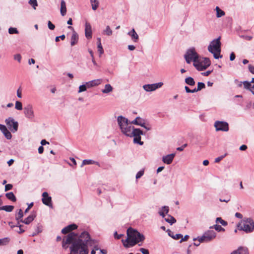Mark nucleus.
<instances>
[{"mask_svg": "<svg viewBox=\"0 0 254 254\" xmlns=\"http://www.w3.org/2000/svg\"><path fill=\"white\" fill-rule=\"evenodd\" d=\"M94 244V241L91 239L88 232H82L80 234V254H88V247L92 246Z\"/></svg>", "mask_w": 254, "mask_h": 254, "instance_id": "f03ea898", "label": "nucleus"}, {"mask_svg": "<svg viewBox=\"0 0 254 254\" xmlns=\"http://www.w3.org/2000/svg\"><path fill=\"white\" fill-rule=\"evenodd\" d=\"M117 122L121 132L127 136L131 134V131L133 128V127L131 126L132 124H130L131 122H129L127 119L122 116L118 117Z\"/></svg>", "mask_w": 254, "mask_h": 254, "instance_id": "20e7f679", "label": "nucleus"}, {"mask_svg": "<svg viewBox=\"0 0 254 254\" xmlns=\"http://www.w3.org/2000/svg\"><path fill=\"white\" fill-rule=\"evenodd\" d=\"M139 251L141 252L142 254H149V251L147 249L141 248Z\"/></svg>", "mask_w": 254, "mask_h": 254, "instance_id": "3c124183", "label": "nucleus"}, {"mask_svg": "<svg viewBox=\"0 0 254 254\" xmlns=\"http://www.w3.org/2000/svg\"><path fill=\"white\" fill-rule=\"evenodd\" d=\"M8 33L10 34H18V30H17V29L16 28L10 27L8 29Z\"/></svg>", "mask_w": 254, "mask_h": 254, "instance_id": "79ce46f5", "label": "nucleus"}, {"mask_svg": "<svg viewBox=\"0 0 254 254\" xmlns=\"http://www.w3.org/2000/svg\"><path fill=\"white\" fill-rule=\"evenodd\" d=\"M249 71L253 74H254V66L250 64L249 65Z\"/></svg>", "mask_w": 254, "mask_h": 254, "instance_id": "4d7b16f0", "label": "nucleus"}, {"mask_svg": "<svg viewBox=\"0 0 254 254\" xmlns=\"http://www.w3.org/2000/svg\"><path fill=\"white\" fill-rule=\"evenodd\" d=\"M130 124L140 126L144 127L146 130H150L151 129L150 125L149 124H146L145 120L140 117H137L130 122Z\"/></svg>", "mask_w": 254, "mask_h": 254, "instance_id": "f8f14e48", "label": "nucleus"}, {"mask_svg": "<svg viewBox=\"0 0 254 254\" xmlns=\"http://www.w3.org/2000/svg\"><path fill=\"white\" fill-rule=\"evenodd\" d=\"M130 134L128 136L134 137L133 142L134 143H138L139 145L143 144V142L141 141V135L143 134V132L139 128H135L133 127Z\"/></svg>", "mask_w": 254, "mask_h": 254, "instance_id": "1a4fd4ad", "label": "nucleus"}, {"mask_svg": "<svg viewBox=\"0 0 254 254\" xmlns=\"http://www.w3.org/2000/svg\"><path fill=\"white\" fill-rule=\"evenodd\" d=\"M85 35L87 39H90L92 37L91 25L87 21H86L85 24Z\"/></svg>", "mask_w": 254, "mask_h": 254, "instance_id": "dca6fc26", "label": "nucleus"}, {"mask_svg": "<svg viewBox=\"0 0 254 254\" xmlns=\"http://www.w3.org/2000/svg\"><path fill=\"white\" fill-rule=\"evenodd\" d=\"M187 146V144H184L181 147H179L177 148V150L180 151H183L184 148Z\"/></svg>", "mask_w": 254, "mask_h": 254, "instance_id": "5fc2aeb1", "label": "nucleus"}, {"mask_svg": "<svg viewBox=\"0 0 254 254\" xmlns=\"http://www.w3.org/2000/svg\"><path fill=\"white\" fill-rule=\"evenodd\" d=\"M185 82L189 85L193 86L195 85V81L193 78L188 77L185 79Z\"/></svg>", "mask_w": 254, "mask_h": 254, "instance_id": "473e14b6", "label": "nucleus"}, {"mask_svg": "<svg viewBox=\"0 0 254 254\" xmlns=\"http://www.w3.org/2000/svg\"><path fill=\"white\" fill-rule=\"evenodd\" d=\"M225 155H222V156H219L218 157H217L215 159V162L216 163H218L224 157Z\"/></svg>", "mask_w": 254, "mask_h": 254, "instance_id": "864d4df0", "label": "nucleus"}, {"mask_svg": "<svg viewBox=\"0 0 254 254\" xmlns=\"http://www.w3.org/2000/svg\"><path fill=\"white\" fill-rule=\"evenodd\" d=\"M112 33L113 31L109 26H107L106 29L103 31V34L107 36H111Z\"/></svg>", "mask_w": 254, "mask_h": 254, "instance_id": "f704fd0d", "label": "nucleus"}, {"mask_svg": "<svg viewBox=\"0 0 254 254\" xmlns=\"http://www.w3.org/2000/svg\"><path fill=\"white\" fill-rule=\"evenodd\" d=\"M216 223H220L224 226H225L227 225V222L222 219L221 217H217L216 219Z\"/></svg>", "mask_w": 254, "mask_h": 254, "instance_id": "58836bf2", "label": "nucleus"}, {"mask_svg": "<svg viewBox=\"0 0 254 254\" xmlns=\"http://www.w3.org/2000/svg\"><path fill=\"white\" fill-rule=\"evenodd\" d=\"M14 60H17L19 63H20L21 61V57L20 54H16L14 55Z\"/></svg>", "mask_w": 254, "mask_h": 254, "instance_id": "09e8293b", "label": "nucleus"}, {"mask_svg": "<svg viewBox=\"0 0 254 254\" xmlns=\"http://www.w3.org/2000/svg\"><path fill=\"white\" fill-rule=\"evenodd\" d=\"M216 236V234L214 231L209 230L205 232L202 236L194 238L193 241L197 240L199 243H207L215 239Z\"/></svg>", "mask_w": 254, "mask_h": 254, "instance_id": "423d86ee", "label": "nucleus"}, {"mask_svg": "<svg viewBox=\"0 0 254 254\" xmlns=\"http://www.w3.org/2000/svg\"><path fill=\"white\" fill-rule=\"evenodd\" d=\"M98 51L100 53V56L102 55L104 53V50L102 47V46H97Z\"/></svg>", "mask_w": 254, "mask_h": 254, "instance_id": "8fccbe9b", "label": "nucleus"}, {"mask_svg": "<svg viewBox=\"0 0 254 254\" xmlns=\"http://www.w3.org/2000/svg\"><path fill=\"white\" fill-rule=\"evenodd\" d=\"M87 88H88L86 85V83L80 85V92L86 91Z\"/></svg>", "mask_w": 254, "mask_h": 254, "instance_id": "de8ad7c7", "label": "nucleus"}, {"mask_svg": "<svg viewBox=\"0 0 254 254\" xmlns=\"http://www.w3.org/2000/svg\"><path fill=\"white\" fill-rule=\"evenodd\" d=\"M35 217H36L35 214H31L24 220H21L20 222H22L26 225H28V224H30L32 221H33Z\"/></svg>", "mask_w": 254, "mask_h": 254, "instance_id": "393cba45", "label": "nucleus"}, {"mask_svg": "<svg viewBox=\"0 0 254 254\" xmlns=\"http://www.w3.org/2000/svg\"><path fill=\"white\" fill-rule=\"evenodd\" d=\"M239 230L247 233H250L254 231V221L250 218L244 219L240 224Z\"/></svg>", "mask_w": 254, "mask_h": 254, "instance_id": "39448f33", "label": "nucleus"}, {"mask_svg": "<svg viewBox=\"0 0 254 254\" xmlns=\"http://www.w3.org/2000/svg\"><path fill=\"white\" fill-rule=\"evenodd\" d=\"M29 3L32 6L34 9H36V7L38 5L37 0H30Z\"/></svg>", "mask_w": 254, "mask_h": 254, "instance_id": "37998d69", "label": "nucleus"}, {"mask_svg": "<svg viewBox=\"0 0 254 254\" xmlns=\"http://www.w3.org/2000/svg\"><path fill=\"white\" fill-rule=\"evenodd\" d=\"M220 39V37L213 39L210 42L207 48L208 51L213 54L215 59L222 58V55L220 54L221 51Z\"/></svg>", "mask_w": 254, "mask_h": 254, "instance_id": "7ed1b4c3", "label": "nucleus"}, {"mask_svg": "<svg viewBox=\"0 0 254 254\" xmlns=\"http://www.w3.org/2000/svg\"><path fill=\"white\" fill-rule=\"evenodd\" d=\"M5 196L7 198L13 202H15L16 200V197L12 192L6 193Z\"/></svg>", "mask_w": 254, "mask_h": 254, "instance_id": "72a5a7b5", "label": "nucleus"}, {"mask_svg": "<svg viewBox=\"0 0 254 254\" xmlns=\"http://www.w3.org/2000/svg\"><path fill=\"white\" fill-rule=\"evenodd\" d=\"M122 236L123 235L122 234L118 235L117 232L114 233V237L117 239H120Z\"/></svg>", "mask_w": 254, "mask_h": 254, "instance_id": "bf43d9fd", "label": "nucleus"}, {"mask_svg": "<svg viewBox=\"0 0 254 254\" xmlns=\"http://www.w3.org/2000/svg\"><path fill=\"white\" fill-rule=\"evenodd\" d=\"M12 188V185L11 184H7L5 186V191H8Z\"/></svg>", "mask_w": 254, "mask_h": 254, "instance_id": "603ef678", "label": "nucleus"}, {"mask_svg": "<svg viewBox=\"0 0 254 254\" xmlns=\"http://www.w3.org/2000/svg\"><path fill=\"white\" fill-rule=\"evenodd\" d=\"M15 108L17 110L21 111L22 110V104L21 102L18 101L15 102Z\"/></svg>", "mask_w": 254, "mask_h": 254, "instance_id": "ea45409f", "label": "nucleus"}, {"mask_svg": "<svg viewBox=\"0 0 254 254\" xmlns=\"http://www.w3.org/2000/svg\"><path fill=\"white\" fill-rule=\"evenodd\" d=\"M248 249L246 247H240L237 250L233 251L231 254H249Z\"/></svg>", "mask_w": 254, "mask_h": 254, "instance_id": "aec40b11", "label": "nucleus"}, {"mask_svg": "<svg viewBox=\"0 0 254 254\" xmlns=\"http://www.w3.org/2000/svg\"><path fill=\"white\" fill-rule=\"evenodd\" d=\"M127 48H128V49L130 51H133L134 50H135V47L133 45H129L127 46Z\"/></svg>", "mask_w": 254, "mask_h": 254, "instance_id": "052dcab7", "label": "nucleus"}, {"mask_svg": "<svg viewBox=\"0 0 254 254\" xmlns=\"http://www.w3.org/2000/svg\"><path fill=\"white\" fill-rule=\"evenodd\" d=\"M168 235L175 240H179L183 237V235L180 234H177L175 235H171V233H172V232L169 230H168Z\"/></svg>", "mask_w": 254, "mask_h": 254, "instance_id": "e433bc0d", "label": "nucleus"}, {"mask_svg": "<svg viewBox=\"0 0 254 254\" xmlns=\"http://www.w3.org/2000/svg\"><path fill=\"white\" fill-rule=\"evenodd\" d=\"M175 155V153H171L164 155L162 157V161L164 163L167 165H170L172 163Z\"/></svg>", "mask_w": 254, "mask_h": 254, "instance_id": "2eb2a0df", "label": "nucleus"}, {"mask_svg": "<svg viewBox=\"0 0 254 254\" xmlns=\"http://www.w3.org/2000/svg\"><path fill=\"white\" fill-rule=\"evenodd\" d=\"M113 90V87L110 84H107L105 85L104 88L101 90V92L104 94H109Z\"/></svg>", "mask_w": 254, "mask_h": 254, "instance_id": "a878e982", "label": "nucleus"}, {"mask_svg": "<svg viewBox=\"0 0 254 254\" xmlns=\"http://www.w3.org/2000/svg\"><path fill=\"white\" fill-rule=\"evenodd\" d=\"M92 9L96 10L99 6V1L98 0H90Z\"/></svg>", "mask_w": 254, "mask_h": 254, "instance_id": "cd10ccee", "label": "nucleus"}, {"mask_svg": "<svg viewBox=\"0 0 254 254\" xmlns=\"http://www.w3.org/2000/svg\"><path fill=\"white\" fill-rule=\"evenodd\" d=\"M23 217V212L22 210L20 209L19 210L18 212L15 215V219L17 221H18V224H19V222H20L21 220L22 219V218Z\"/></svg>", "mask_w": 254, "mask_h": 254, "instance_id": "c756f323", "label": "nucleus"}, {"mask_svg": "<svg viewBox=\"0 0 254 254\" xmlns=\"http://www.w3.org/2000/svg\"><path fill=\"white\" fill-rule=\"evenodd\" d=\"M102 82V79H97L86 82V85L88 88L98 86Z\"/></svg>", "mask_w": 254, "mask_h": 254, "instance_id": "6ab92c4d", "label": "nucleus"}, {"mask_svg": "<svg viewBox=\"0 0 254 254\" xmlns=\"http://www.w3.org/2000/svg\"><path fill=\"white\" fill-rule=\"evenodd\" d=\"M211 64L210 60L207 58H200L198 57L196 61H194V66L198 70H203L207 68Z\"/></svg>", "mask_w": 254, "mask_h": 254, "instance_id": "6e6552de", "label": "nucleus"}, {"mask_svg": "<svg viewBox=\"0 0 254 254\" xmlns=\"http://www.w3.org/2000/svg\"><path fill=\"white\" fill-rule=\"evenodd\" d=\"M33 202H31V203H30L28 205V207L25 210L24 213H27L29 211V209L33 206Z\"/></svg>", "mask_w": 254, "mask_h": 254, "instance_id": "6e6d98bb", "label": "nucleus"}, {"mask_svg": "<svg viewBox=\"0 0 254 254\" xmlns=\"http://www.w3.org/2000/svg\"><path fill=\"white\" fill-rule=\"evenodd\" d=\"M210 228H214L216 231L218 232L224 231L225 229L221 227V226L215 224L213 226L211 227Z\"/></svg>", "mask_w": 254, "mask_h": 254, "instance_id": "4c0bfd02", "label": "nucleus"}, {"mask_svg": "<svg viewBox=\"0 0 254 254\" xmlns=\"http://www.w3.org/2000/svg\"><path fill=\"white\" fill-rule=\"evenodd\" d=\"M17 96L19 98L22 97L21 91L20 88L18 89L17 90Z\"/></svg>", "mask_w": 254, "mask_h": 254, "instance_id": "13d9d810", "label": "nucleus"}, {"mask_svg": "<svg viewBox=\"0 0 254 254\" xmlns=\"http://www.w3.org/2000/svg\"><path fill=\"white\" fill-rule=\"evenodd\" d=\"M24 114L25 116L29 119L32 120L35 118V115L33 106L29 104L24 108Z\"/></svg>", "mask_w": 254, "mask_h": 254, "instance_id": "ddd939ff", "label": "nucleus"}, {"mask_svg": "<svg viewBox=\"0 0 254 254\" xmlns=\"http://www.w3.org/2000/svg\"><path fill=\"white\" fill-rule=\"evenodd\" d=\"M144 172V171L143 169L141 170L138 172L135 176L136 179L140 178L143 175Z\"/></svg>", "mask_w": 254, "mask_h": 254, "instance_id": "c03bdc74", "label": "nucleus"}, {"mask_svg": "<svg viewBox=\"0 0 254 254\" xmlns=\"http://www.w3.org/2000/svg\"><path fill=\"white\" fill-rule=\"evenodd\" d=\"M199 55L194 47L189 49L184 56L186 61L188 64H190L191 62H193V64H194V61H196Z\"/></svg>", "mask_w": 254, "mask_h": 254, "instance_id": "0eeeda50", "label": "nucleus"}, {"mask_svg": "<svg viewBox=\"0 0 254 254\" xmlns=\"http://www.w3.org/2000/svg\"><path fill=\"white\" fill-rule=\"evenodd\" d=\"M162 82H158L154 84H145L143 86V88L146 92H151L160 88L163 85Z\"/></svg>", "mask_w": 254, "mask_h": 254, "instance_id": "4468645a", "label": "nucleus"}, {"mask_svg": "<svg viewBox=\"0 0 254 254\" xmlns=\"http://www.w3.org/2000/svg\"><path fill=\"white\" fill-rule=\"evenodd\" d=\"M95 163V162L93 160H91V159L86 160H86H84L82 161V166L85 165H88V164H93Z\"/></svg>", "mask_w": 254, "mask_h": 254, "instance_id": "a19ab883", "label": "nucleus"}, {"mask_svg": "<svg viewBox=\"0 0 254 254\" xmlns=\"http://www.w3.org/2000/svg\"><path fill=\"white\" fill-rule=\"evenodd\" d=\"M212 72V70H208L205 72H203L202 74L204 76H208Z\"/></svg>", "mask_w": 254, "mask_h": 254, "instance_id": "774afa93", "label": "nucleus"}, {"mask_svg": "<svg viewBox=\"0 0 254 254\" xmlns=\"http://www.w3.org/2000/svg\"><path fill=\"white\" fill-rule=\"evenodd\" d=\"M5 123L12 132L15 133L18 130V123L15 121L13 118L8 117L5 120Z\"/></svg>", "mask_w": 254, "mask_h": 254, "instance_id": "9d476101", "label": "nucleus"}, {"mask_svg": "<svg viewBox=\"0 0 254 254\" xmlns=\"http://www.w3.org/2000/svg\"><path fill=\"white\" fill-rule=\"evenodd\" d=\"M215 10L216 11V17L217 18H220L224 15H225V12L221 9L219 7L216 6L215 8Z\"/></svg>", "mask_w": 254, "mask_h": 254, "instance_id": "c85d7f7f", "label": "nucleus"}, {"mask_svg": "<svg viewBox=\"0 0 254 254\" xmlns=\"http://www.w3.org/2000/svg\"><path fill=\"white\" fill-rule=\"evenodd\" d=\"M214 126L217 131H228L229 130V124L227 122L224 121H216L215 122Z\"/></svg>", "mask_w": 254, "mask_h": 254, "instance_id": "9b49d317", "label": "nucleus"}, {"mask_svg": "<svg viewBox=\"0 0 254 254\" xmlns=\"http://www.w3.org/2000/svg\"><path fill=\"white\" fill-rule=\"evenodd\" d=\"M61 14L62 16H64L66 13V7L65 1L64 0L61 1Z\"/></svg>", "mask_w": 254, "mask_h": 254, "instance_id": "bb28decb", "label": "nucleus"}, {"mask_svg": "<svg viewBox=\"0 0 254 254\" xmlns=\"http://www.w3.org/2000/svg\"><path fill=\"white\" fill-rule=\"evenodd\" d=\"M235 216L237 218H240V219H242L243 218L242 214L239 212H237L235 213Z\"/></svg>", "mask_w": 254, "mask_h": 254, "instance_id": "0e129e2a", "label": "nucleus"}, {"mask_svg": "<svg viewBox=\"0 0 254 254\" xmlns=\"http://www.w3.org/2000/svg\"><path fill=\"white\" fill-rule=\"evenodd\" d=\"M44 151V148L42 146H40L39 148H38V152L40 154H42Z\"/></svg>", "mask_w": 254, "mask_h": 254, "instance_id": "338daca9", "label": "nucleus"}, {"mask_svg": "<svg viewBox=\"0 0 254 254\" xmlns=\"http://www.w3.org/2000/svg\"><path fill=\"white\" fill-rule=\"evenodd\" d=\"M164 218L165 220L171 225H172L176 222V220L173 216L170 215H168L166 218Z\"/></svg>", "mask_w": 254, "mask_h": 254, "instance_id": "7c9ffc66", "label": "nucleus"}, {"mask_svg": "<svg viewBox=\"0 0 254 254\" xmlns=\"http://www.w3.org/2000/svg\"><path fill=\"white\" fill-rule=\"evenodd\" d=\"M127 239L122 240L123 245L126 248L133 247L139 242L143 241L145 239L143 235L131 228L127 230Z\"/></svg>", "mask_w": 254, "mask_h": 254, "instance_id": "f257e3e1", "label": "nucleus"}, {"mask_svg": "<svg viewBox=\"0 0 254 254\" xmlns=\"http://www.w3.org/2000/svg\"><path fill=\"white\" fill-rule=\"evenodd\" d=\"M235 59V55L234 53H232L230 54V61H232L234 60Z\"/></svg>", "mask_w": 254, "mask_h": 254, "instance_id": "e2e57ef3", "label": "nucleus"}, {"mask_svg": "<svg viewBox=\"0 0 254 254\" xmlns=\"http://www.w3.org/2000/svg\"><path fill=\"white\" fill-rule=\"evenodd\" d=\"M205 87V85L204 83L200 82H198L197 88V90H198L199 91L201 90L202 89L204 88Z\"/></svg>", "mask_w": 254, "mask_h": 254, "instance_id": "a18cd8bd", "label": "nucleus"}, {"mask_svg": "<svg viewBox=\"0 0 254 254\" xmlns=\"http://www.w3.org/2000/svg\"><path fill=\"white\" fill-rule=\"evenodd\" d=\"M42 196V202L46 205L52 207V198L51 196H49L48 193L47 192H44Z\"/></svg>", "mask_w": 254, "mask_h": 254, "instance_id": "f3484780", "label": "nucleus"}, {"mask_svg": "<svg viewBox=\"0 0 254 254\" xmlns=\"http://www.w3.org/2000/svg\"><path fill=\"white\" fill-rule=\"evenodd\" d=\"M48 26L50 30H54L55 28V25L50 21L48 22Z\"/></svg>", "mask_w": 254, "mask_h": 254, "instance_id": "49530a36", "label": "nucleus"}, {"mask_svg": "<svg viewBox=\"0 0 254 254\" xmlns=\"http://www.w3.org/2000/svg\"><path fill=\"white\" fill-rule=\"evenodd\" d=\"M10 239L8 237H5L0 239V246L6 245L9 242Z\"/></svg>", "mask_w": 254, "mask_h": 254, "instance_id": "c9c22d12", "label": "nucleus"}, {"mask_svg": "<svg viewBox=\"0 0 254 254\" xmlns=\"http://www.w3.org/2000/svg\"><path fill=\"white\" fill-rule=\"evenodd\" d=\"M14 209L12 205H5L0 207V210H4L6 212H11Z\"/></svg>", "mask_w": 254, "mask_h": 254, "instance_id": "2f4dec72", "label": "nucleus"}, {"mask_svg": "<svg viewBox=\"0 0 254 254\" xmlns=\"http://www.w3.org/2000/svg\"><path fill=\"white\" fill-rule=\"evenodd\" d=\"M41 144H42V146H43V145H45L47 144H49V142L47 141L45 139H43L41 141Z\"/></svg>", "mask_w": 254, "mask_h": 254, "instance_id": "69168bd1", "label": "nucleus"}, {"mask_svg": "<svg viewBox=\"0 0 254 254\" xmlns=\"http://www.w3.org/2000/svg\"><path fill=\"white\" fill-rule=\"evenodd\" d=\"M243 84L245 89L250 90L252 93L254 95V85L252 86L251 82L245 81L243 82H241L239 84V86H241L242 84Z\"/></svg>", "mask_w": 254, "mask_h": 254, "instance_id": "412c9836", "label": "nucleus"}, {"mask_svg": "<svg viewBox=\"0 0 254 254\" xmlns=\"http://www.w3.org/2000/svg\"><path fill=\"white\" fill-rule=\"evenodd\" d=\"M169 211V207L167 206H164L159 209L158 213L163 218H165V215L168 213Z\"/></svg>", "mask_w": 254, "mask_h": 254, "instance_id": "5701e85b", "label": "nucleus"}, {"mask_svg": "<svg viewBox=\"0 0 254 254\" xmlns=\"http://www.w3.org/2000/svg\"><path fill=\"white\" fill-rule=\"evenodd\" d=\"M78 35L74 31H73L71 37V46H73L78 42Z\"/></svg>", "mask_w": 254, "mask_h": 254, "instance_id": "b1692460", "label": "nucleus"}, {"mask_svg": "<svg viewBox=\"0 0 254 254\" xmlns=\"http://www.w3.org/2000/svg\"><path fill=\"white\" fill-rule=\"evenodd\" d=\"M247 149V146L246 145H242L240 147V150L242 151L246 150Z\"/></svg>", "mask_w": 254, "mask_h": 254, "instance_id": "680f3d73", "label": "nucleus"}, {"mask_svg": "<svg viewBox=\"0 0 254 254\" xmlns=\"http://www.w3.org/2000/svg\"><path fill=\"white\" fill-rule=\"evenodd\" d=\"M127 34L131 37V40L134 42H137L139 39V36L138 34L135 32L134 29H132V30L129 31L127 33Z\"/></svg>", "mask_w": 254, "mask_h": 254, "instance_id": "4be33fe9", "label": "nucleus"}, {"mask_svg": "<svg viewBox=\"0 0 254 254\" xmlns=\"http://www.w3.org/2000/svg\"><path fill=\"white\" fill-rule=\"evenodd\" d=\"M0 130L3 134L5 138L7 139H10L12 135L10 131L8 130L6 127L3 125H0Z\"/></svg>", "mask_w": 254, "mask_h": 254, "instance_id": "a211bd4d", "label": "nucleus"}]
</instances>
